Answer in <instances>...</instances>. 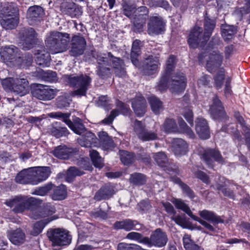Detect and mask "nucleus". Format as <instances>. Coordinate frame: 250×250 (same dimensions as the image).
<instances>
[{
	"label": "nucleus",
	"instance_id": "nucleus-1",
	"mask_svg": "<svg viewBox=\"0 0 250 250\" xmlns=\"http://www.w3.org/2000/svg\"><path fill=\"white\" fill-rule=\"evenodd\" d=\"M42 202L40 199L20 195L7 201L5 204L13 208L12 210L16 213L29 210V216L33 219L38 220L47 216L45 209L41 207Z\"/></svg>",
	"mask_w": 250,
	"mask_h": 250
},
{
	"label": "nucleus",
	"instance_id": "nucleus-2",
	"mask_svg": "<svg viewBox=\"0 0 250 250\" xmlns=\"http://www.w3.org/2000/svg\"><path fill=\"white\" fill-rule=\"evenodd\" d=\"M95 58L97 62V75L104 78L111 74L110 68V62H112L115 73L116 76L122 77L125 75L126 72L123 67V62L119 58L114 57L109 52L107 55L105 54L98 53Z\"/></svg>",
	"mask_w": 250,
	"mask_h": 250
},
{
	"label": "nucleus",
	"instance_id": "nucleus-3",
	"mask_svg": "<svg viewBox=\"0 0 250 250\" xmlns=\"http://www.w3.org/2000/svg\"><path fill=\"white\" fill-rule=\"evenodd\" d=\"M47 178V167H34L19 172L15 177L16 183L37 185Z\"/></svg>",
	"mask_w": 250,
	"mask_h": 250
},
{
	"label": "nucleus",
	"instance_id": "nucleus-4",
	"mask_svg": "<svg viewBox=\"0 0 250 250\" xmlns=\"http://www.w3.org/2000/svg\"><path fill=\"white\" fill-rule=\"evenodd\" d=\"M70 41L69 35L59 32H52L48 41L49 51L52 54L65 51Z\"/></svg>",
	"mask_w": 250,
	"mask_h": 250
},
{
	"label": "nucleus",
	"instance_id": "nucleus-5",
	"mask_svg": "<svg viewBox=\"0 0 250 250\" xmlns=\"http://www.w3.org/2000/svg\"><path fill=\"white\" fill-rule=\"evenodd\" d=\"M91 82V78L86 75H81L79 76H68L67 83L72 87L78 89L71 92L72 96H85L88 87Z\"/></svg>",
	"mask_w": 250,
	"mask_h": 250
},
{
	"label": "nucleus",
	"instance_id": "nucleus-6",
	"mask_svg": "<svg viewBox=\"0 0 250 250\" xmlns=\"http://www.w3.org/2000/svg\"><path fill=\"white\" fill-rule=\"evenodd\" d=\"M20 44L23 49L32 48L36 42V33L31 27L24 28L19 33Z\"/></svg>",
	"mask_w": 250,
	"mask_h": 250
},
{
	"label": "nucleus",
	"instance_id": "nucleus-7",
	"mask_svg": "<svg viewBox=\"0 0 250 250\" xmlns=\"http://www.w3.org/2000/svg\"><path fill=\"white\" fill-rule=\"evenodd\" d=\"M48 115L53 118H61L63 121L76 134H81L84 132L85 128L82 123V121L78 118L74 123L69 119L70 113H63L61 112L50 113Z\"/></svg>",
	"mask_w": 250,
	"mask_h": 250
},
{
	"label": "nucleus",
	"instance_id": "nucleus-8",
	"mask_svg": "<svg viewBox=\"0 0 250 250\" xmlns=\"http://www.w3.org/2000/svg\"><path fill=\"white\" fill-rule=\"evenodd\" d=\"M44 15V10L41 6H31L26 11V21L30 25H37L43 21Z\"/></svg>",
	"mask_w": 250,
	"mask_h": 250
},
{
	"label": "nucleus",
	"instance_id": "nucleus-9",
	"mask_svg": "<svg viewBox=\"0 0 250 250\" xmlns=\"http://www.w3.org/2000/svg\"><path fill=\"white\" fill-rule=\"evenodd\" d=\"M208 57L207 60V70L211 72L214 69L220 66L222 63L223 56L218 51H211L208 55L206 53H202L199 56V62H202L203 59Z\"/></svg>",
	"mask_w": 250,
	"mask_h": 250
},
{
	"label": "nucleus",
	"instance_id": "nucleus-10",
	"mask_svg": "<svg viewBox=\"0 0 250 250\" xmlns=\"http://www.w3.org/2000/svg\"><path fill=\"white\" fill-rule=\"evenodd\" d=\"M168 77L167 81V86L169 85L171 92L173 93L178 94L184 91L186 86V79L183 73H176L170 77Z\"/></svg>",
	"mask_w": 250,
	"mask_h": 250
},
{
	"label": "nucleus",
	"instance_id": "nucleus-11",
	"mask_svg": "<svg viewBox=\"0 0 250 250\" xmlns=\"http://www.w3.org/2000/svg\"><path fill=\"white\" fill-rule=\"evenodd\" d=\"M49 238L53 246H65L71 241L67 232L60 229H51Z\"/></svg>",
	"mask_w": 250,
	"mask_h": 250
},
{
	"label": "nucleus",
	"instance_id": "nucleus-12",
	"mask_svg": "<svg viewBox=\"0 0 250 250\" xmlns=\"http://www.w3.org/2000/svg\"><path fill=\"white\" fill-rule=\"evenodd\" d=\"M167 241L168 238L166 232L161 229H157L151 234L150 238L148 237V242L146 245L161 248L166 246Z\"/></svg>",
	"mask_w": 250,
	"mask_h": 250
},
{
	"label": "nucleus",
	"instance_id": "nucleus-13",
	"mask_svg": "<svg viewBox=\"0 0 250 250\" xmlns=\"http://www.w3.org/2000/svg\"><path fill=\"white\" fill-rule=\"evenodd\" d=\"M160 64L159 58L151 55L144 59L140 68L144 74L150 75L156 72Z\"/></svg>",
	"mask_w": 250,
	"mask_h": 250
},
{
	"label": "nucleus",
	"instance_id": "nucleus-14",
	"mask_svg": "<svg viewBox=\"0 0 250 250\" xmlns=\"http://www.w3.org/2000/svg\"><path fill=\"white\" fill-rule=\"evenodd\" d=\"M85 39L80 36H74L71 42V49L69 53L71 56L77 57L83 54L86 47Z\"/></svg>",
	"mask_w": 250,
	"mask_h": 250
},
{
	"label": "nucleus",
	"instance_id": "nucleus-15",
	"mask_svg": "<svg viewBox=\"0 0 250 250\" xmlns=\"http://www.w3.org/2000/svg\"><path fill=\"white\" fill-rule=\"evenodd\" d=\"M202 29L201 27L195 26L191 30L188 39L189 46L195 48L198 46H203L208 41H203L204 34L202 36Z\"/></svg>",
	"mask_w": 250,
	"mask_h": 250
},
{
	"label": "nucleus",
	"instance_id": "nucleus-16",
	"mask_svg": "<svg viewBox=\"0 0 250 250\" xmlns=\"http://www.w3.org/2000/svg\"><path fill=\"white\" fill-rule=\"evenodd\" d=\"M0 54L1 58L4 61L12 62L14 64L21 55L19 49L13 45L1 47Z\"/></svg>",
	"mask_w": 250,
	"mask_h": 250
},
{
	"label": "nucleus",
	"instance_id": "nucleus-17",
	"mask_svg": "<svg viewBox=\"0 0 250 250\" xmlns=\"http://www.w3.org/2000/svg\"><path fill=\"white\" fill-rule=\"evenodd\" d=\"M147 26L148 34L153 35L160 34L164 32L165 24L161 17L152 16L150 18Z\"/></svg>",
	"mask_w": 250,
	"mask_h": 250
},
{
	"label": "nucleus",
	"instance_id": "nucleus-18",
	"mask_svg": "<svg viewBox=\"0 0 250 250\" xmlns=\"http://www.w3.org/2000/svg\"><path fill=\"white\" fill-rule=\"evenodd\" d=\"M202 160L208 167L213 166V161H216L219 163L223 164L225 161L219 151L208 149L206 150L202 154Z\"/></svg>",
	"mask_w": 250,
	"mask_h": 250
},
{
	"label": "nucleus",
	"instance_id": "nucleus-19",
	"mask_svg": "<svg viewBox=\"0 0 250 250\" xmlns=\"http://www.w3.org/2000/svg\"><path fill=\"white\" fill-rule=\"evenodd\" d=\"M209 113L212 118L216 120H222L226 116L222 103L215 96L212 99V104L209 108Z\"/></svg>",
	"mask_w": 250,
	"mask_h": 250
},
{
	"label": "nucleus",
	"instance_id": "nucleus-20",
	"mask_svg": "<svg viewBox=\"0 0 250 250\" xmlns=\"http://www.w3.org/2000/svg\"><path fill=\"white\" fill-rule=\"evenodd\" d=\"M175 62V57L173 56H170L167 62V67L165 74L162 77L160 83L158 85L159 90L162 91L165 90L167 86V81L169 76H170L171 71L174 67Z\"/></svg>",
	"mask_w": 250,
	"mask_h": 250
},
{
	"label": "nucleus",
	"instance_id": "nucleus-21",
	"mask_svg": "<svg viewBox=\"0 0 250 250\" xmlns=\"http://www.w3.org/2000/svg\"><path fill=\"white\" fill-rule=\"evenodd\" d=\"M115 193L113 186L107 184L102 187L95 193L94 199L97 201L107 200Z\"/></svg>",
	"mask_w": 250,
	"mask_h": 250
},
{
	"label": "nucleus",
	"instance_id": "nucleus-22",
	"mask_svg": "<svg viewBox=\"0 0 250 250\" xmlns=\"http://www.w3.org/2000/svg\"><path fill=\"white\" fill-rule=\"evenodd\" d=\"M137 226H140L137 221L130 219H125L122 221H116L113 224L114 229H123L126 231H129L133 229L138 230L140 229H135Z\"/></svg>",
	"mask_w": 250,
	"mask_h": 250
},
{
	"label": "nucleus",
	"instance_id": "nucleus-23",
	"mask_svg": "<svg viewBox=\"0 0 250 250\" xmlns=\"http://www.w3.org/2000/svg\"><path fill=\"white\" fill-rule=\"evenodd\" d=\"M78 152L76 148L68 147L65 146H60L53 152L57 157L62 159H67L75 155Z\"/></svg>",
	"mask_w": 250,
	"mask_h": 250
},
{
	"label": "nucleus",
	"instance_id": "nucleus-24",
	"mask_svg": "<svg viewBox=\"0 0 250 250\" xmlns=\"http://www.w3.org/2000/svg\"><path fill=\"white\" fill-rule=\"evenodd\" d=\"M196 131L202 139H207L209 137V130L206 120L202 118H198L196 121Z\"/></svg>",
	"mask_w": 250,
	"mask_h": 250
},
{
	"label": "nucleus",
	"instance_id": "nucleus-25",
	"mask_svg": "<svg viewBox=\"0 0 250 250\" xmlns=\"http://www.w3.org/2000/svg\"><path fill=\"white\" fill-rule=\"evenodd\" d=\"M132 106L137 116H143L146 112V101L141 96H137L132 103Z\"/></svg>",
	"mask_w": 250,
	"mask_h": 250
},
{
	"label": "nucleus",
	"instance_id": "nucleus-26",
	"mask_svg": "<svg viewBox=\"0 0 250 250\" xmlns=\"http://www.w3.org/2000/svg\"><path fill=\"white\" fill-rule=\"evenodd\" d=\"M28 82L26 79L16 78L13 89L12 92L19 95L20 96H23L27 93V87Z\"/></svg>",
	"mask_w": 250,
	"mask_h": 250
},
{
	"label": "nucleus",
	"instance_id": "nucleus-27",
	"mask_svg": "<svg viewBox=\"0 0 250 250\" xmlns=\"http://www.w3.org/2000/svg\"><path fill=\"white\" fill-rule=\"evenodd\" d=\"M188 145L182 139L176 138L172 142V150L176 155H184L187 151Z\"/></svg>",
	"mask_w": 250,
	"mask_h": 250
},
{
	"label": "nucleus",
	"instance_id": "nucleus-28",
	"mask_svg": "<svg viewBox=\"0 0 250 250\" xmlns=\"http://www.w3.org/2000/svg\"><path fill=\"white\" fill-rule=\"evenodd\" d=\"M1 12V18L19 17V15L18 7L14 3H8L2 8Z\"/></svg>",
	"mask_w": 250,
	"mask_h": 250
},
{
	"label": "nucleus",
	"instance_id": "nucleus-29",
	"mask_svg": "<svg viewBox=\"0 0 250 250\" xmlns=\"http://www.w3.org/2000/svg\"><path fill=\"white\" fill-rule=\"evenodd\" d=\"M96 140L97 138L93 133L87 132L84 136L79 138L78 142L82 146L90 147L95 146Z\"/></svg>",
	"mask_w": 250,
	"mask_h": 250
},
{
	"label": "nucleus",
	"instance_id": "nucleus-30",
	"mask_svg": "<svg viewBox=\"0 0 250 250\" xmlns=\"http://www.w3.org/2000/svg\"><path fill=\"white\" fill-rule=\"evenodd\" d=\"M141 42L140 40H136L133 42L132 45V49L130 54L131 59L133 64L136 67L140 66V63L138 58L141 54Z\"/></svg>",
	"mask_w": 250,
	"mask_h": 250
},
{
	"label": "nucleus",
	"instance_id": "nucleus-31",
	"mask_svg": "<svg viewBox=\"0 0 250 250\" xmlns=\"http://www.w3.org/2000/svg\"><path fill=\"white\" fill-rule=\"evenodd\" d=\"M9 238L12 243L15 245H20L23 244L25 239L24 233L20 229L12 231L9 234Z\"/></svg>",
	"mask_w": 250,
	"mask_h": 250
},
{
	"label": "nucleus",
	"instance_id": "nucleus-32",
	"mask_svg": "<svg viewBox=\"0 0 250 250\" xmlns=\"http://www.w3.org/2000/svg\"><path fill=\"white\" fill-rule=\"evenodd\" d=\"M19 22V17L1 18L0 23L1 26L6 30L12 29L16 28Z\"/></svg>",
	"mask_w": 250,
	"mask_h": 250
},
{
	"label": "nucleus",
	"instance_id": "nucleus-33",
	"mask_svg": "<svg viewBox=\"0 0 250 250\" xmlns=\"http://www.w3.org/2000/svg\"><path fill=\"white\" fill-rule=\"evenodd\" d=\"M199 214L202 218L213 224L223 223V220L212 211L208 210H203L199 211Z\"/></svg>",
	"mask_w": 250,
	"mask_h": 250
},
{
	"label": "nucleus",
	"instance_id": "nucleus-34",
	"mask_svg": "<svg viewBox=\"0 0 250 250\" xmlns=\"http://www.w3.org/2000/svg\"><path fill=\"white\" fill-rule=\"evenodd\" d=\"M33 62V57L31 54H27L23 57L19 56L14 64L21 68H27L31 65Z\"/></svg>",
	"mask_w": 250,
	"mask_h": 250
},
{
	"label": "nucleus",
	"instance_id": "nucleus-35",
	"mask_svg": "<svg viewBox=\"0 0 250 250\" xmlns=\"http://www.w3.org/2000/svg\"><path fill=\"white\" fill-rule=\"evenodd\" d=\"M67 196V190L64 185H61L53 189V193L51 195L52 199L54 200H62Z\"/></svg>",
	"mask_w": 250,
	"mask_h": 250
},
{
	"label": "nucleus",
	"instance_id": "nucleus-36",
	"mask_svg": "<svg viewBox=\"0 0 250 250\" xmlns=\"http://www.w3.org/2000/svg\"><path fill=\"white\" fill-rule=\"evenodd\" d=\"M215 26V22L211 19L206 18L204 21V38L203 41H208Z\"/></svg>",
	"mask_w": 250,
	"mask_h": 250
},
{
	"label": "nucleus",
	"instance_id": "nucleus-37",
	"mask_svg": "<svg viewBox=\"0 0 250 250\" xmlns=\"http://www.w3.org/2000/svg\"><path fill=\"white\" fill-rule=\"evenodd\" d=\"M123 13L126 17L132 19L135 15L136 6L134 4H131L125 0H122V2Z\"/></svg>",
	"mask_w": 250,
	"mask_h": 250
},
{
	"label": "nucleus",
	"instance_id": "nucleus-38",
	"mask_svg": "<svg viewBox=\"0 0 250 250\" xmlns=\"http://www.w3.org/2000/svg\"><path fill=\"white\" fill-rule=\"evenodd\" d=\"M222 35L226 41H229L232 39L234 35L236 33L235 26L229 25H222L221 26Z\"/></svg>",
	"mask_w": 250,
	"mask_h": 250
},
{
	"label": "nucleus",
	"instance_id": "nucleus-39",
	"mask_svg": "<svg viewBox=\"0 0 250 250\" xmlns=\"http://www.w3.org/2000/svg\"><path fill=\"white\" fill-rule=\"evenodd\" d=\"M171 202L177 208L181 209L186 212L192 219L193 216H194V215L193 214L188 206L181 199L173 198Z\"/></svg>",
	"mask_w": 250,
	"mask_h": 250
},
{
	"label": "nucleus",
	"instance_id": "nucleus-40",
	"mask_svg": "<svg viewBox=\"0 0 250 250\" xmlns=\"http://www.w3.org/2000/svg\"><path fill=\"white\" fill-rule=\"evenodd\" d=\"M184 248L186 250H202V249L191 239L190 236L186 234L183 238Z\"/></svg>",
	"mask_w": 250,
	"mask_h": 250
},
{
	"label": "nucleus",
	"instance_id": "nucleus-41",
	"mask_svg": "<svg viewBox=\"0 0 250 250\" xmlns=\"http://www.w3.org/2000/svg\"><path fill=\"white\" fill-rule=\"evenodd\" d=\"M46 85H38L32 91L33 95L40 100H46L47 99V89L45 88Z\"/></svg>",
	"mask_w": 250,
	"mask_h": 250
},
{
	"label": "nucleus",
	"instance_id": "nucleus-42",
	"mask_svg": "<svg viewBox=\"0 0 250 250\" xmlns=\"http://www.w3.org/2000/svg\"><path fill=\"white\" fill-rule=\"evenodd\" d=\"M152 110L156 114L159 113L163 108L162 102L157 97L151 96L148 99Z\"/></svg>",
	"mask_w": 250,
	"mask_h": 250
},
{
	"label": "nucleus",
	"instance_id": "nucleus-43",
	"mask_svg": "<svg viewBox=\"0 0 250 250\" xmlns=\"http://www.w3.org/2000/svg\"><path fill=\"white\" fill-rule=\"evenodd\" d=\"M137 137L143 141L154 140L158 138L157 134L155 132L146 129L139 133Z\"/></svg>",
	"mask_w": 250,
	"mask_h": 250
},
{
	"label": "nucleus",
	"instance_id": "nucleus-44",
	"mask_svg": "<svg viewBox=\"0 0 250 250\" xmlns=\"http://www.w3.org/2000/svg\"><path fill=\"white\" fill-rule=\"evenodd\" d=\"M163 128L167 133L176 132L178 131L175 121L169 118L165 120L163 125Z\"/></svg>",
	"mask_w": 250,
	"mask_h": 250
},
{
	"label": "nucleus",
	"instance_id": "nucleus-45",
	"mask_svg": "<svg viewBox=\"0 0 250 250\" xmlns=\"http://www.w3.org/2000/svg\"><path fill=\"white\" fill-rule=\"evenodd\" d=\"M129 181L133 185H142L146 183V177L143 174L134 173L130 175Z\"/></svg>",
	"mask_w": 250,
	"mask_h": 250
},
{
	"label": "nucleus",
	"instance_id": "nucleus-46",
	"mask_svg": "<svg viewBox=\"0 0 250 250\" xmlns=\"http://www.w3.org/2000/svg\"><path fill=\"white\" fill-rule=\"evenodd\" d=\"M119 153L121 161L125 165L131 164L135 160L134 154L133 153H129L125 150H120Z\"/></svg>",
	"mask_w": 250,
	"mask_h": 250
},
{
	"label": "nucleus",
	"instance_id": "nucleus-47",
	"mask_svg": "<svg viewBox=\"0 0 250 250\" xmlns=\"http://www.w3.org/2000/svg\"><path fill=\"white\" fill-rule=\"evenodd\" d=\"M83 173V171L75 167H70L66 173L65 180L71 182L76 176L82 175Z\"/></svg>",
	"mask_w": 250,
	"mask_h": 250
},
{
	"label": "nucleus",
	"instance_id": "nucleus-48",
	"mask_svg": "<svg viewBox=\"0 0 250 250\" xmlns=\"http://www.w3.org/2000/svg\"><path fill=\"white\" fill-rule=\"evenodd\" d=\"M126 238L128 239L134 240L146 245V243H148V237H143L141 234L136 232H131L128 233L126 235Z\"/></svg>",
	"mask_w": 250,
	"mask_h": 250
},
{
	"label": "nucleus",
	"instance_id": "nucleus-49",
	"mask_svg": "<svg viewBox=\"0 0 250 250\" xmlns=\"http://www.w3.org/2000/svg\"><path fill=\"white\" fill-rule=\"evenodd\" d=\"M171 179L174 183L178 184L180 186L183 192L186 194V195L190 198L194 197V196L193 191L188 185L183 183L180 179L178 178H172Z\"/></svg>",
	"mask_w": 250,
	"mask_h": 250
},
{
	"label": "nucleus",
	"instance_id": "nucleus-50",
	"mask_svg": "<svg viewBox=\"0 0 250 250\" xmlns=\"http://www.w3.org/2000/svg\"><path fill=\"white\" fill-rule=\"evenodd\" d=\"M89 155L94 166L98 168H102L104 164L102 158L99 156V153L96 150H90Z\"/></svg>",
	"mask_w": 250,
	"mask_h": 250
},
{
	"label": "nucleus",
	"instance_id": "nucleus-51",
	"mask_svg": "<svg viewBox=\"0 0 250 250\" xmlns=\"http://www.w3.org/2000/svg\"><path fill=\"white\" fill-rule=\"evenodd\" d=\"M46 224L47 220L46 219L37 222L33 225L30 234L33 236H37L42 232Z\"/></svg>",
	"mask_w": 250,
	"mask_h": 250
},
{
	"label": "nucleus",
	"instance_id": "nucleus-52",
	"mask_svg": "<svg viewBox=\"0 0 250 250\" xmlns=\"http://www.w3.org/2000/svg\"><path fill=\"white\" fill-rule=\"evenodd\" d=\"M35 54L37 55L35 60L37 64L43 67L46 66L47 65V58L45 50L41 51L38 50L37 53H35Z\"/></svg>",
	"mask_w": 250,
	"mask_h": 250
},
{
	"label": "nucleus",
	"instance_id": "nucleus-53",
	"mask_svg": "<svg viewBox=\"0 0 250 250\" xmlns=\"http://www.w3.org/2000/svg\"><path fill=\"white\" fill-rule=\"evenodd\" d=\"M178 123L181 131L183 133H186L190 138H192L194 137V134L192 130L187 125V124L181 118L179 120Z\"/></svg>",
	"mask_w": 250,
	"mask_h": 250
},
{
	"label": "nucleus",
	"instance_id": "nucleus-54",
	"mask_svg": "<svg viewBox=\"0 0 250 250\" xmlns=\"http://www.w3.org/2000/svg\"><path fill=\"white\" fill-rule=\"evenodd\" d=\"M156 162L161 167H164L167 162V159L165 154L163 152L155 153L153 156Z\"/></svg>",
	"mask_w": 250,
	"mask_h": 250
},
{
	"label": "nucleus",
	"instance_id": "nucleus-55",
	"mask_svg": "<svg viewBox=\"0 0 250 250\" xmlns=\"http://www.w3.org/2000/svg\"><path fill=\"white\" fill-rule=\"evenodd\" d=\"M15 79L13 78H6L1 80V83L3 88L5 90H10L12 91L13 89Z\"/></svg>",
	"mask_w": 250,
	"mask_h": 250
},
{
	"label": "nucleus",
	"instance_id": "nucleus-56",
	"mask_svg": "<svg viewBox=\"0 0 250 250\" xmlns=\"http://www.w3.org/2000/svg\"><path fill=\"white\" fill-rule=\"evenodd\" d=\"M171 219L173 220L177 224L181 226L183 228H188L189 227V223L185 218L180 215H173Z\"/></svg>",
	"mask_w": 250,
	"mask_h": 250
},
{
	"label": "nucleus",
	"instance_id": "nucleus-57",
	"mask_svg": "<svg viewBox=\"0 0 250 250\" xmlns=\"http://www.w3.org/2000/svg\"><path fill=\"white\" fill-rule=\"evenodd\" d=\"M148 4L150 7H162L167 9L169 6L168 2L165 0H148Z\"/></svg>",
	"mask_w": 250,
	"mask_h": 250
},
{
	"label": "nucleus",
	"instance_id": "nucleus-58",
	"mask_svg": "<svg viewBox=\"0 0 250 250\" xmlns=\"http://www.w3.org/2000/svg\"><path fill=\"white\" fill-rule=\"evenodd\" d=\"M225 78L224 70L221 69L219 73L214 78V83L216 87L220 88L222 85Z\"/></svg>",
	"mask_w": 250,
	"mask_h": 250
},
{
	"label": "nucleus",
	"instance_id": "nucleus-59",
	"mask_svg": "<svg viewBox=\"0 0 250 250\" xmlns=\"http://www.w3.org/2000/svg\"><path fill=\"white\" fill-rule=\"evenodd\" d=\"M183 115L189 124L193 125V114L190 107L188 106L184 109Z\"/></svg>",
	"mask_w": 250,
	"mask_h": 250
},
{
	"label": "nucleus",
	"instance_id": "nucleus-60",
	"mask_svg": "<svg viewBox=\"0 0 250 250\" xmlns=\"http://www.w3.org/2000/svg\"><path fill=\"white\" fill-rule=\"evenodd\" d=\"M119 111L118 109L113 110L110 115L102 121V123L105 125H110L112 124L114 118L119 115Z\"/></svg>",
	"mask_w": 250,
	"mask_h": 250
},
{
	"label": "nucleus",
	"instance_id": "nucleus-61",
	"mask_svg": "<svg viewBox=\"0 0 250 250\" xmlns=\"http://www.w3.org/2000/svg\"><path fill=\"white\" fill-rule=\"evenodd\" d=\"M51 134L57 138L62 136H66L67 134V130L65 127H62L60 129L52 128L50 131Z\"/></svg>",
	"mask_w": 250,
	"mask_h": 250
},
{
	"label": "nucleus",
	"instance_id": "nucleus-62",
	"mask_svg": "<svg viewBox=\"0 0 250 250\" xmlns=\"http://www.w3.org/2000/svg\"><path fill=\"white\" fill-rule=\"evenodd\" d=\"M138 245L133 244L120 243L118 245V250H136Z\"/></svg>",
	"mask_w": 250,
	"mask_h": 250
},
{
	"label": "nucleus",
	"instance_id": "nucleus-63",
	"mask_svg": "<svg viewBox=\"0 0 250 250\" xmlns=\"http://www.w3.org/2000/svg\"><path fill=\"white\" fill-rule=\"evenodd\" d=\"M139 18L134 17L133 20L134 26L138 32H141L143 31L144 24L146 22V19L141 17V22L140 23L138 22V19Z\"/></svg>",
	"mask_w": 250,
	"mask_h": 250
},
{
	"label": "nucleus",
	"instance_id": "nucleus-64",
	"mask_svg": "<svg viewBox=\"0 0 250 250\" xmlns=\"http://www.w3.org/2000/svg\"><path fill=\"white\" fill-rule=\"evenodd\" d=\"M148 14V10L146 6H141L138 8H136L135 17L141 18L142 16L145 15L146 16Z\"/></svg>",
	"mask_w": 250,
	"mask_h": 250
}]
</instances>
